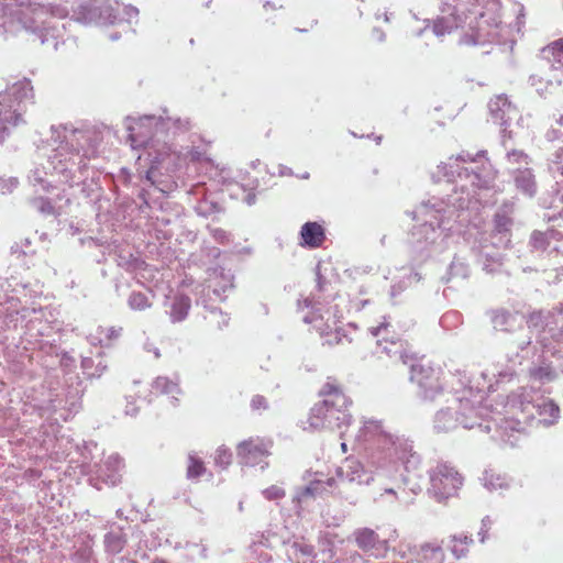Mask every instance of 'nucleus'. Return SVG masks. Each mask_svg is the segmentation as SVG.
<instances>
[{"mask_svg": "<svg viewBox=\"0 0 563 563\" xmlns=\"http://www.w3.org/2000/svg\"><path fill=\"white\" fill-rule=\"evenodd\" d=\"M319 395L322 401L314 404L308 416V424L312 430H342L351 423L350 399L342 386L334 379L325 382Z\"/></svg>", "mask_w": 563, "mask_h": 563, "instance_id": "f257e3e1", "label": "nucleus"}, {"mask_svg": "<svg viewBox=\"0 0 563 563\" xmlns=\"http://www.w3.org/2000/svg\"><path fill=\"white\" fill-rule=\"evenodd\" d=\"M30 95H32V87L27 80H20L0 93V124L3 130H7L8 125L19 124L22 120L19 112L20 103Z\"/></svg>", "mask_w": 563, "mask_h": 563, "instance_id": "f03ea898", "label": "nucleus"}, {"mask_svg": "<svg viewBox=\"0 0 563 563\" xmlns=\"http://www.w3.org/2000/svg\"><path fill=\"white\" fill-rule=\"evenodd\" d=\"M463 476L455 467L441 463L431 472V492L439 501L456 497L463 486Z\"/></svg>", "mask_w": 563, "mask_h": 563, "instance_id": "7ed1b4c3", "label": "nucleus"}, {"mask_svg": "<svg viewBox=\"0 0 563 563\" xmlns=\"http://www.w3.org/2000/svg\"><path fill=\"white\" fill-rule=\"evenodd\" d=\"M410 379L420 387V395L426 399H434L443 390L440 371L423 360L411 365Z\"/></svg>", "mask_w": 563, "mask_h": 563, "instance_id": "20e7f679", "label": "nucleus"}, {"mask_svg": "<svg viewBox=\"0 0 563 563\" xmlns=\"http://www.w3.org/2000/svg\"><path fill=\"white\" fill-rule=\"evenodd\" d=\"M356 545L364 552L375 558H385L389 551V540L380 539L379 536L369 528H361L354 532Z\"/></svg>", "mask_w": 563, "mask_h": 563, "instance_id": "39448f33", "label": "nucleus"}, {"mask_svg": "<svg viewBox=\"0 0 563 563\" xmlns=\"http://www.w3.org/2000/svg\"><path fill=\"white\" fill-rule=\"evenodd\" d=\"M273 441L264 438H250L238 445V455L247 464H256L271 454Z\"/></svg>", "mask_w": 563, "mask_h": 563, "instance_id": "423d86ee", "label": "nucleus"}, {"mask_svg": "<svg viewBox=\"0 0 563 563\" xmlns=\"http://www.w3.org/2000/svg\"><path fill=\"white\" fill-rule=\"evenodd\" d=\"M300 245L318 249L325 241V231L318 222H306L300 230Z\"/></svg>", "mask_w": 563, "mask_h": 563, "instance_id": "0eeeda50", "label": "nucleus"}, {"mask_svg": "<svg viewBox=\"0 0 563 563\" xmlns=\"http://www.w3.org/2000/svg\"><path fill=\"white\" fill-rule=\"evenodd\" d=\"M336 474L341 481L360 482L364 474V467L358 460L347 457L338 468Z\"/></svg>", "mask_w": 563, "mask_h": 563, "instance_id": "6e6552de", "label": "nucleus"}, {"mask_svg": "<svg viewBox=\"0 0 563 563\" xmlns=\"http://www.w3.org/2000/svg\"><path fill=\"white\" fill-rule=\"evenodd\" d=\"M262 3L260 12L266 23H275L284 15V5L282 0H258Z\"/></svg>", "mask_w": 563, "mask_h": 563, "instance_id": "1a4fd4ad", "label": "nucleus"}, {"mask_svg": "<svg viewBox=\"0 0 563 563\" xmlns=\"http://www.w3.org/2000/svg\"><path fill=\"white\" fill-rule=\"evenodd\" d=\"M191 307V300L186 295H177L174 298L172 309H170V318L174 322H179L186 319L188 316L189 309Z\"/></svg>", "mask_w": 563, "mask_h": 563, "instance_id": "9d476101", "label": "nucleus"}, {"mask_svg": "<svg viewBox=\"0 0 563 563\" xmlns=\"http://www.w3.org/2000/svg\"><path fill=\"white\" fill-rule=\"evenodd\" d=\"M318 329L321 336L324 338V344L328 346L343 345L345 342H350L347 335H345L343 331L335 325V321L333 322V327L327 325L325 329Z\"/></svg>", "mask_w": 563, "mask_h": 563, "instance_id": "9b49d317", "label": "nucleus"}, {"mask_svg": "<svg viewBox=\"0 0 563 563\" xmlns=\"http://www.w3.org/2000/svg\"><path fill=\"white\" fill-rule=\"evenodd\" d=\"M461 25L462 19L457 14L451 13L449 15L437 19L433 29L438 35H443L445 33H451L452 31L459 29Z\"/></svg>", "mask_w": 563, "mask_h": 563, "instance_id": "f8f14e48", "label": "nucleus"}, {"mask_svg": "<svg viewBox=\"0 0 563 563\" xmlns=\"http://www.w3.org/2000/svg\"><path fill=\"white\" fill-rule=\"evenodd\" d=\"M472 542L473 540L465 534L452 536L449 540L448 547L450 548L452 554L456 559H460L467 553L468 547Z\"/></svg>", "mask_w": 563, "mask_h": 563, "instance_id": "ddd939ff", "label": "nucleus"}, {"mask_svg": "<svg viewBox=\"0 0 563 563\" xmlns=\"http://www.w3.org/2000/svg\"><path fill=\"white\" fill-rule=\"evenodd\" d=\"M334 487H336V479L333 477L328 478L327 481H313L308 487H306L303 494L312 497L323 496L329 492V488L332 489Z\"/></svg>", "mask_w": 563, "mask_h": 563, "instance_id": "4468645a", "label": "nucleus"}, {"mask_svg": "<svg viewBox=\"0 0 563 563\" xmlns=\"http://www.w3.org/2000/svg\"><path fill=\"white\" fill-rule=\"evenodd\" d=\"M538 413L548 424L556 421L560 415V408L553 400H545L538 406Z\"/></svg>", "mask_w": 563, "mask_h": 563, "instance_id": "2eb2a0df", "label": "nucleus"}, {"mask_svg": "<svg viewBox=\"0 0 563 563\" xmlns=\"http://www.w3.org/2000/svg\"><path fill=\"white\" fill-rule=\"evenodd\" d=\"M148 297L140 291H134L129 297V306L133 310H145L151 307Z\"/></svg>", "mask_w": 563, "mask_h": 563, "instance_id": "dca6fc26", "label": "nucleus"}, {"mask_svg": "<svg viewBox=\"0 0 563 563\" xmlns=\"http://www.w3.org/2000/svg\"><path fill=\"white\" fill-rule=\"evenodd\" d=\"M205 471L206 467L203 462L200 459L190 455L188 459L187 476L189 478H197L201 476L205 473Z\"/></svg>", "mask_w": 563, "mask_h": 563, "instance_id": "f3484780", "label": "nucleus"}, {"mask_svg": "<svg viewBox=\"0 0 563 563\" xmlns=\"http://www.w3.org/2000/svg\"><path fill=\"white\" fill-rule=\"evenodd\" d=\"M529 375L532 379L539 382L551 380L554 376L550 365L533 367L529 371Z\"/></svg>", "mask_w": 563, "mask_h": 563, "instance_id": "a211bd4d", "label": "nucleus"}, {"mask_svg": "<svg viewBox=\"0 0 563 563\" xmlns=\"http://www.w3.org/2000/svg\"><path fill=\"white\" fill-rule=\"evenodd\" d=\"M263 495L268 500H279L285 497L286 493L282 487L272 485L263 492Z\"/></svg>", "mask_w": 563, "mask_h": 563, "instance_id": "6ab92c4d", "label": "nucleus"}, {"mask_svg": "<svg viewBox=\"0 0 563 563\" xmlns=\"http://www.w3.org/2000/svg\"><path fill=\"white\" fill-rule=\"evenodd\" d=\"M545 52H549L553 58H561L563 57V38H559L550 43L545 48Z\"/></svg>", "mask_w": 563, "mask_h": 563, "instance_id": "aec40b11", "label": "nucleus"}, {"mask_svg": "<svg viewBox=\"0 0 563 563\" xmlns=\"http://www.w3.org/2000/svg\"><path fill=\"white\" fill-rule=\"evenodd\" d=\"M251 407L253 408V410L266 409L268 407L267 400L265 399V397L256 395L252 398Z\"/></svg>", "mask_w": 563, "mask_h": 563, "instance_id": "412c9836", "label": "nucleus"}, {"mask_svg": "<svg viewBox=\"0 0 563 563\" xmlns=\"http://www.w3.org/2000/svg\"><path fill=\"white\" fill-rule=\"evenodd\" d=\"M230 459H231V454L228 453L227 450H219L218 451V456H217V461L218 462H223V463L229 464L230 463Z\"/></svg>", "mask_w": 563, "mask_h": 563, "instance_id": "4be33fe9", "label": "nucleus"}, {"mask_svg": "<svg viewBox=\"0 0 563 563\" xmlns=\"http://www.w3.org/2000/svg\"><path fill=\"white\" fill-rule=\"evenodd\" d=\"M385 329H386V324H382V325H379V327H377V328H375V329L373 330V334H374L375 336H377V335H379V333L382 332V330H385Z\"/></svg>", "mask_w": 563, "mask_h": 563, "instance_id": "5701e85b", "label": "nucleus"}, {"mask_svg": "<svg viewBox=\"0 0 563 563\" xmlns=\"http://www.w3.org/2000/svg\"><path fill=\"white\" fill-rule=\"evenodd\" d=\"M130 140H131L132 145L135 146L136 139L133 134H130Z\"/></svg>", "mask_w": 563, "mask_h": 563, "instance_id": "b1692460", "label": "nucleus"}, {"mask_svg": "<svg viewBox=\"0 0 563 563\" xmlns=\"http://www.w3.org/2000/svg\"><path fill=\"white\" fill-rule=\"evenodd\" d=\"M166 383H167V382H166L165 379H157V380H156V386L158 387V386H161V385H163V384H166Z\"/></svg>", "mask_w": 563, "mask_h": 563, "instance_id": "393cba45", "label": "nucleus"}, {"mask_svg": "<svg viewBox=\"0 0 563 563\" xmlns=\"http://www.w3.org/2000/svg\"><path fill=\"white\" fill-rule=\"evenodd\" d=\"M67 13H68V11H67L66 9H62V10L59 11V15H60V16H65V15H67Z\"/></svg>", "mask_w": 563, "mask_h": 563, "instance_id": "a878e982", "label": "nucleus"}, {"mask_svg": "<svg viewBox=\"0 0 563 563\" xmlns=\"http://www.w3.org/2000/svg\"><path fill=\"white\" fill-rule=\"evenodd\" d=\"M163 159H164L163 157H156V158H155V162H156V163H159V162H162Z\"/></svg>", "mask_w": 563, "mask_h": 563, "instance_id": "bb28decb", "label": "nucleus"}, {"mask_svg": "<svg viewBox=\"0 0 563 563\" xmlns=\"http://www.w3.org/2000/svg\"><path fill=\"white\" fill-rule=\"evenodd\" d=\"M341 446H342L343 452H346V444H345V443H342V445H341Z\"/></svg>", "mask_w": 563, "mask_h": 563, "instance_id": "cd10ccee", "label": "nucleus"}, {"mask_svg": "<svg viewBox=\"0 0 563 563\" xmlns=\"http://www.w3.org/2000/svg\"><path fill=\"white\" fill-rule=\"evenodd\" d=\"M170 147H167V151L165 152V155H169Z\"/></svg>", "mask_w": 563, "mask_h": 563, "instance_id": "c85d7f7f", "label": "nucleus"}]
</instances>
